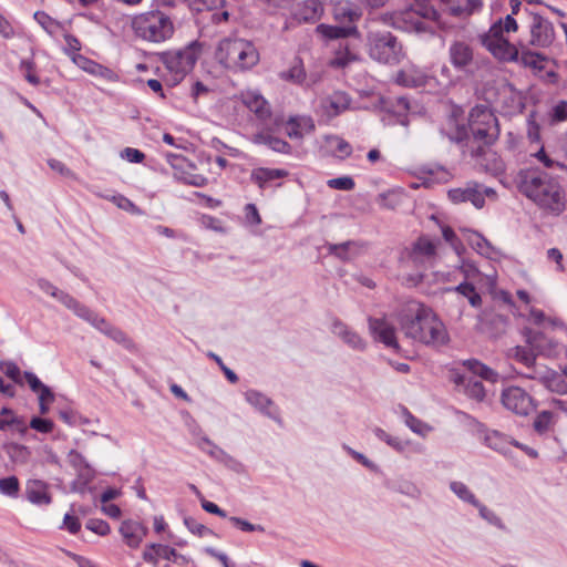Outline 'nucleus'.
I'll return each mask as SVG.
<instances>
[{"label":"nucleus","instance_id":"a878e982","mask_svg":"<svg viewBox=\"0 0 567 567\" xmlns=\"http://www.w3.org/2000/svg\"><path fill=\"white\" fill-rule=\"evenodd\" d=\"M332 331L352 349L363 350L365 348V342L363 341V339L344 323L339 321L334 322Z\"/></svg>","mask_w":567,"mask_h":567},{"label":"nucleus","instance_id":"9b49d317","mask_svg":"<svg viewBox=\"0 0 567 567\" xmlns=\"http://www.w3.org/2000/svg\"><path fill=\"white\" fill-rule=\"evenodd\" d=\"M493 193V189L483 188L477 183H468L465 187L449 190V198L455 204L470 202L474 207L482 208L485 204V195Z\"/></svg>","mask_w":567,"mask_h":567},{"label":"nucleus","instance_id":"e433bc0d","mask_svg":"<svg viewBox=\"0 0 567 567\" xmlns=\"http://www.w3.org/2000/svg\"><path fill=\"white\" fill-rule=\"evenodd\" d=\"M450 489L463 502L472 505L478 506V499L474 495V493L470 489L467 485L463 482L453 481L450 483Z\"/></svg>","mask_w":567,"mask_h":567},{"label":"nucleus","instance_id":"ea45409f","mask_svg":"<svg viewBox=\"0 0 567 567\" xmlns=\"http://www.w3.org/2000/svg\"><path fill=\"white\" fill-rule=\"evenodd\" d=\"M20 482L17 476L11 475L0 478V494L16 498L19 496Z\"/></svg>","mask_w":567,"mask_h":567},{"label":"nucleus","instance_id":"c03bdc74","mask_svg":"<svg viewBox=\"0 0 567 567\" xmlns=\"http://www.w3.org/2000/svg\"><path fill=\"white\" fill-rule=\"evenodd\" d=\"M477 509H478V514L480 516L486 520L488 524L499 528V529H505V525L503 523V520L501 519L499 516L496 515L495 512H493L492 509L487 508L484 504H482L481 502H478V506H475Z\"/></svg>","mask_w":567,"mask_h":567},{"label":"nucleus","instance_id":"4be33fe9","mask_svg":"<svg viewBox=\"0 0 567 567\" xmlns=\"http://www.w3.org/2000/svg\"><path fill=\"white\" fill-rule=\"evenodd\" d=\"M120 533L127 546L136 548L146 535L147 529L137 522L125 520L120 527Z\"/></svg>","mask_w":567,"mask_h":567},{"label":"nucleus","instance_id":"6ab92c4d","mask_svg":"<svg viewBox=\"0 0 567 567\" xmlns=\"http://www.w3.org/2000/svg\"><path fill=\"white\" fill-rule=\"evenodd\" d=\"M0 431H11L23 436L28 432V424L22 416L4 406L0 410Z\"/></svg>","mask_w":567,"mask_h":567},{"label":"nucleus","instance_id":"603ef678","mask_svg":"<svg viewBox=\"0 0 567 567\" xmlns=\"http://www.w3.org/2000/svg\"><path fill=\"white\" fill-rule=\"evenodd\" d=\"M328 186L333 189L340 190H351L354 188V181L349 176H342L329 179L327 182Z\"/></svg>","mask_w":567,"mask_h":567},{"label":"nucleus","instance_id":"39448f33","mask_svg":"<svg viewBox=\"0 0 567 567\" xmlns=\"http://www.w3.org/2000/svg\"><path fill=\"white\" fill-rule=\"evenodd\" d=\"M134 34L146 42L162 43L169 40L175 25L172 18L162 10H152L132 19Z\"/></svg>","mask_w":567,"mask_h":567},{"label":"nucleus","instance_id":"bb28decb","mask_svg":"<svg viewBox=\"0 0 567 567\" xmlns=\"http://www.w3.org/2000/svg\"><path fill=\"white\" fill-rule=\"evenodd\" d=\"M332 11L338 22H349V25L354 24L362 16V12L350 2H336Z\"/></svg>","mask_w":567,"mask_h":567},{"label":"nucleus","instance_id":"6e6d98bb","mask_svg":"<svg viewBox=\"0 0 567 567\" xmlns=\"http://www.w3.org/2000/svg\"><path fill=\"white\" fill-rule=\"evenodd\" d=\"M534 156L544 164L547 168H559L565 169L566 165L564 163L551 159L545 152L544 146H540L539 150L534 154Z\"/></svg>","mask_w":567,"mask_h":567},{"label":"nucleus","instance_id":"aec40b11","mask_svg":"<svg viewBox=\"0 0 567 567\" xmlns=\"http://www.w3.org/2000/svg\"><path fill=\"white\" fill-rule=\"evenodd\" d=\"M49 485L40 480H29L25 485V496L35 505H49L52 501L48 492Z\"/></svg>","mask_w":567,"mask_h":567},{"label":"nucleus","instance_id":"f3484780","mask_svg":"<svg viewBox=\"0 0 567 567\" xmlns=\"http://www.w3.org/2000/svg\"><path fill=\"white\" fill-rule=\"evenodd\" d=\"M437 245L439 240L434 241L429 237H420L412 247L411 258L417 264L432 262L436 256Z\"/></svg>","mask_w":567,"mask_h":567},{"label":"nucleus","instance_id":"338daca9","mask_svg":"<svg viewBox=\"0 0 567 567\" xmlns=\"http://www.w3.org/2000/svg\"><path fill=\"white\" fill-rule=\"evenodd\" d=\"M111 200L121 209L135 214L140 213V209L135 206V204L123 195L113 196Z\"/></svg>","mask_w":567,"mask_h":567},{"label":"nucleus","instance_id":"052dcab7","mask_svg":"<svg viewBox=\"0 0 567 567\" xmlns=\"http://www.w3.org/2000/svg\"><path fill=\"white\" fill-rule=\"evenodd\" d=\"M34 19L39 22V24H41V27L50 34L54 33L56 28H58V23L52 20L48 14H45L44 12H35L34 13Z\"/></svg>","mask_w":567,"mask_h":567},{"label":"nucleus","instance_id":"58836bf2","mask_svg":"<svg viewBox=\"0 0 567 567\" xmlns=\"http://www.w3.org/2000/svg\"><path fill=\"white\" fill-rule=\"evenodd\" d=\"M464 365L475 375H478L488 381L496 380V372L477 360H467L464 362Z\"/></svg>","mask_w":567,"mask_h":567},{"label":"nucleus","instance_id":"680f3d73","mask_svg":"<svg viewBox=\"0 0 567 567\" xmlns=\"http://www.w3.org/2000/svg\"><path fill=\"white\" fill-rule=\"evenodd\" d=\"M30 427L40 432V433H50L54 424L52 421L41 417H32L30 421Z\"/></svg>","mask_w":567,"mask_h":567},{"label":"nucleus","instance_id":"a18cd8bd","mask_svg":"<svg viewBox=\"0 0 567 567\" xmlns=\"http://www.w3.org/2000/svg\"><path fill=\"white\" fill-rule=\"evenodd\" d=\"M402 198V193L393 190L381 194L379 197V203L384 208L395 209L401 204Z\"/></svg>","mask_w":567,"mask_h":567},{"label":"nucleus","instance_id":"6e6552de","mask_svg":"<svg viewBox=\"0 0 567 567\" xmlns=\"http://www.w3.org/2000/svg\"><path fill=\"white\" fill-rule=\"evenodd\" d=\"M370 56L383 63H398L402 56V47L390 32H377L369 37Z\"/></svg>","mask_w":567,"mask_h":567},{"label":"nucleus","instance_id":"2eb2a0df","mask_svg":"<svg viewBox=\"0 0 567 567\" xmlns=\"http://www.w3.org/2000/svg\"><path fill=\"white\" fill-rule=\"evenodd\" d=\"M534 381H537L551 392L558 394L567 393L566 377L559 374L558 372L554 371L547 365L539 368V371L538 373H536V377L534 375Z\"/></svg>","mask_w":567,"mask_h":567},{"label":"nucleus","instance_id":"412c9836","mask_svg":"<svg viewBox=\"0 0 567 567\" xmlns=\"http://www.w3.org/2000/svg\"><path fill=\"white\" fill-rule=\"evenodd\" d=\"M328 251L342 261H349L362 252L363 245L359 241H344L342 244H328Z\"/></svg>","mask_w":567,"mask_h":567},{"label":"nucleus","instance_id":"1a4fd4ad","mask_svg":"<svg viewBox=\"0 0 567 567\" xmlns=\"http://www.w3.org/2000/svg\"><path fill=\"white\" fill-rule=\"evenodd\" d=\"M501 401L504 408L517 415H527L535 409L532 395L519 386H508L502 391Z\"/></svg>","mask_w":567,"mask_h":567},{"label":"nucleus","instance_id":"3c124183","mask_svg":"<svg viewBox=\"0 0 567 567\" xmlns=\"http://www.w3.org/2000/svg\"><path fill=\"white\" fill-rule=\"evenodd\" d=\"M330 146L334 147L339 157L344 158L351 154V145L344 140L338 136H331L328 138Z\"/></svg>","mask_w":567,"mask_h":567},{"label":"nucleus","instance_id":"69168bd1","mask_svg":"<svg viewBox=\"0 0 567 567\" xmlns=\"http://www.w3.org/2000/svg\"><path fill=\"white\" fill-rule=\"evenodd\" d=\"M524 336L526 338V342L530 346L532 349L542 350L543 334L537 331H533L532 329H525Z\"/></svg>","mask_w":567,"mask_h":567},{"label":"nucleus","instance_id":"9d476101","mask_svg":"<svg viewBox=\"0 0 567 567\" xmlns=\"http://www.w3.org/2000/svg\"><path fill=\"white\" fill-rule=\"evenodd\" d=\"M508 357L520 365L519 370H517V374L529 380H534V375L536 377L539 368L545 365L537 362L536 353L532 349L523 346L512 348L508 351Z\"/></svg>","mask_w":567,"mask_h":567},{"label":"nucleus","instance_id":"0e129e2a","mask_svg":"<svg viewBox=\"0 0 567 567\" xmlns=\"http://www.w3.org/2000/svg\"><path fill=\"white\" fill-rule=\"evenodd\" d=\"M374 434L377 437H379L380 440L382 441H385L390 446H392L393 449L398 450V451H402L403 450V444L402 442L398 439V437H393L391 436L390 434H388L385 431H383L382 429H375L374 430Z\"/></svg>","mask_w":567,"mask_h":567},{"label":"nucleus","instance_id":"c756f323","mask_svg":"<svg viewBox=\"0 0 567 567\" xmlns=\"http://www.w3.org/2000/svg\"><path fill=\"white\" fill-rule=\"evenodd\" d=\"M396 82L404 86L419 87L426 84L427 76L420 70L409 68L398 73Z\"/></svg>","mask_w":567,"mask_h":567},{"label":"nucleus","instance_id":"c9c22d12","mask_svg":"<svg viewBox=\"0 0 567 567\" xmlns=\"http://www.w3.org/2000/svg\"><path fill=\"white\" fill-rule=\"evenodd\" d=\"M284 81L291 82L293 84L302 85L306 82V71L300 60H296L295 64L287 71H282L279 74Z\"/></svg>","mask_w":567,"mask_h":567},{"label":"nucleus","instance_id":"f257e3e1","mask_svg":"<svg viewBox=\"0 0 567 567\" xmlns=\"http://www.w3.org/2000/svg\"><path fill=\"white\" fill-rule=\"evenodd\" d=\"M398 321L408 338L431 346H443L449 341L444 323L425 305L410 300L398 316Z\"/></svg>","mask_w":567,"mask_h":567},{"label":"nucleus","instance_id":"f704fd0d","mask_svg":"<svg viewBox=\"0 0 567 567\" xmlns=\"http://www.w3.org/2000/svg\"><path fill=\"white\" fill-rule=\"evenodd\" d=\"M485 442L488 447L503 454H506L509 451V447L515 444L514 440H511L508 436L497 431L487 433Z\"/></svg>","mask_w":567,"mask_h":567},{"label":"nucleus","instance_id":"e2e57ef3","mask_svg":"<svg viewBox=\"0 0 567 567\" xmlns=\"http://www.w3.org/2000/svg\"><path fill=\"white\" fill-rule=\"evenodd\" d=\"M86 528L101 536H105L110 533L109 524L102 519H90L86 523Z\"/></svg>","mask_w":567,"mask_h":567},{"label":"nucleus","instance_id":"a211bd4d","mask_svg":"<svg viewBox=\"0 0 567 567\" xmlns=\"http://www.w3.org/2000/svg\"><path fill=\"white\" fill-rule=\"evenodd\" d=\"M460 392H463L468 398L476 401H482L485 396V390L483 383L475 377H466L462 374H455L453 378Z\"/></svg>","mask_w":567,"mask_h":567},{"label":"nucleus","instance_id":"49530a36","mask_svg":"<svg viewBox=\"0 0 567 567\" xmlns=\"http://www.w3.org/2000/svg\"><path fill=\"white\" fill-rule=\"evenodd\" d=\"M259 138L262 143L268 145L271 150L278 153H289L290 152V145L278 137L271 136V135H260Z\"/></svg>","mask_w":567,"mask_h":567},{"label":"nucleus","instance_id":"473e14b6","mask_svg":"<svg viewBox=\"0 0 567 567\" xmlns=\"http://www.w3.org/2000/svg\"><path fill=\"white\" fill-rule=\"evenodd\" d=\"M446 292L466 298L473 308H480L482 305L481 295L476 291L475 287L470 282H461L454 288L446 289Z\"/></svg>","mask_w":567,"mask_h":567},{"label":"nucleus","instance_id":"5701e85b","mask_svg":"<svg viewBox=\"0 0 567 567\" xmlns=\"http://www.w3.org/2000/svg\"><path fill=\"white\" fill-rule=\"evenodd\" d=\"M142 556L146 563L156 567L158 565L159 557L166 560H172L177 556V553L174 548H171L166 545L150 544L145 547Z\"/></svg>","mask_w":567,"mask_h":567},{"label":"nucleus","instance_id":"0eeeda50","mask_svg":"<svg viewBox=\"0 0 567 567\" xmlns=\"http://www.w3.org/2000/svg\"><path fill=\"white\" fill-rule=\"evenodd\" d=\"M202 49L200 42L193 41L182 50L164 53L163 62L166 69L175 75V80H181L194 68Z\"/></svg>","mask_w":567,"mask_h":567},{"label":"nucleus","instance_id":"20e7f679","mask_svg":"<svg viewBox=\"0 0 567 567\" xmlns=\"http://www.w3.org/2000/svg\"><path fill=\"white\" fill-rule=\"evenodd\" d=\"M216 60L227 69L248 70L259 62V53L252 42L240 38L219 41Z\"/></svg>","mask_w":567,"mask_h":567},{"label":"nucleus","instance_id":"dca6fc26","mask_svg":"<svg viewBox=\"0 0 567 567\" xmlns=\"http://www.w3.org/2000/svg\"><path fill=\"white\" fill-rule=\"evenodd\" d=\"M239 97L258 118L266 120L270 116V106L259 92L246 90L240 93Z\"/></svg>","mask_w":567,"mask_h":567},{"label":"nucleus","instance_id":"5fc2aeb1","mask_svg":"<svg viewBox=\"0 0 567 567\" xmlns=\"http://www.w3.org/2000/svg\"><path fill=\"white\" fill-rule=\"evenodd\" d=\"M184 523L187 526V528L189 529V532H192L193 534H195L199 537H205L207 535L213 534V532L208 527L196 522L194 518L186 517L184 519Z\"/></svg>","mask_w":567,"mask_h":567},{"label":"nucleus","instance_id":"7ed1b4c3","mask_svg":"<svg viewBox=\"0 0 567 567\" xmlns=\"http://www.w3.org/2000/svg\"><path fill=\"white\" fill-rule=\"evenodd\" d=\"M517 30L516 20L512 16H506L504 20L494 23L488 32L482 38L483 45L498 60L505 62H520L525 66L542 70L544 68L545 56L529 50L518 49L511 44L505 38V32Z\"/></svg>","mask_w":567,"mask_h":567},{"label":"nucleus","instance_id":"bf43d9fd","mask_svg":"<svg viewBox=\"0 0 567 567\" xmlns=\"http://www.w3.org/2000/svg\"><path fill=\"white\" fill-rule=\"evenodd\" d=\"M2 371L6 373L7 377H9L11 380H13L18 384H23L22 380V372L19 369V367L12 362H6L2 365Z\"/></svg>","mask_w":567,"mask_h":567},{"label":"nucleus","instance_id":"4d7b16f0","mask_svg":"<svg viewBox=\"0 0 567 567\" xmlns=\"http://www.w3.org/2000/svg\"><path fill=\"white\" fill-rule=\"evenodd\" d=\"M442 235L445 241H447L456 251V254L460 255L461 251L463 250V245L461 244L454 230L451 227L445 226L442 228Z\"/></svg>","mask_w":567,"mask_h":567},{"label":"nucleus","instance_id":"cd10ccee","mask_svg":"<svg viewBox=\"0 0 567 567\" xmlns=\"http://www.w3.org/2000/svg\"><path fill=\"white\" fill-rule=\"evenodd\" d=\"M288 175V172L279 168H256L251 173V181L255 182L261 189L266 188L267 185L279 178H284Z\"/></svg>","mask_w":567,"mask_h":567},{"label":"nucleus","instance_id":"13d9d810","mask_svg":"<svg viewBox=\"0 0 567 567\" xmlns=\"http://www.w3.org/2000/svg\"><path fill=\"white\" fill-rule=\"evenodd\" d=\"M20 70L24 72V78L30 84L38 85L40 83L39 78L34 73V63L32 61H21Z\"/></svg>","mask_w":567,"mask_h":567},{"label":"nucleus","instance_id":"7c9ffc66","mask_svg":"<svg viewBox=\"0 0 567 567\" xmlns=\"http://www.w3.org/2000/svg\"><path fill=\"white\" fill-rule=\"evenodd\" d=\"M245 398L249 404L259 410L261 413L268 417L277 420V415L270 411V408L274 403L265 394L255 390H249L245 393Z\"/></svg>","mask_w":567,"mask_h":567},{"label":"nucleus","instance_id":"09e8293b","mask_svg":"<svg viewBox=\"0 0 567 567\" xmlns=\"http://www.w3.org/2000/svg\"><path fill=\"white\" fill-rule=\"evenodd\" d=\"M83 320L90 322L94 328L100 330L102 333L106 336V331H109L112 327L104 318L99 317L96 313L87 309V315L83 316Z\"/></svg>","mask_w":567,"mask_h":567},{"label":"nucleus","instance_id":"b1692460","mask_svg":"<svg viewBox=\"0 0 567 567\" xmlns=\"http://www.w3.org/2000/svg\"><path fill=\"white\" fill-rule=\"evenodd\" d=\"M321 105L328 116H337L349 107L350 99L343 92H334L322 100Z\"/></svg>","mask_w":567,"mask_h":567},{"label":"nucleus","instance_id":"79ce46f5","mask_svg":"<svg viewBox=\"0 0 567 567\" xmlns=\"http://www.w3.org/2000/svg\"><path fill=\"white\" fill-rule=\"evenodd\" d=\"M358 60V56L350 52L348 47L341 48L336 52L334 58L331 60L330 64L334 68H346L350 63Z\"/></svg>","mask_w":567,"mask_h":567},{"label":"nucleus","instance_id":"423d86ee","mask_svg":"<svg viewBox=\"0 0 567 567\" xmlns=\"http://www.w3.org/2000/svg\"><path fill=\"white\" fill-rule=\"evenodd\" d=\"M468 127L474 141L493 144L499 135L497 117L485 106H475L468 115Z\"/></svg>","mask_w":567,"mask_h":567},{"label":"nucleus","instance_id":"4c0bfd02","mask_svg":"<svg viewBox=\"0 0 567 567\" xmlns=\"http://www.w3.org/2000/svg\"><path fill=\"white\" fill-rule=\"evenodd\" d=\"M61 303H63L68 309L72 310L78 317L83 318V316L87 315V307L80 303L75 298L70 296L68 292L60 290L54 297Z\"/></svg>","mask_w":567,"mask_h":567},{"label":"nucleus","instance_id":"393cba45","mask_svg":"<svg viewBox=\"0 0 567 567\" xmlns=\"http://www.w3.org/2000/svg\"><path fill=\"white\" fill-rule=\"evenodd\" d=\"M313 130L315 123L309 116L290 117L287 122V134L290 138H302Z\"/></svg>","mask_w":567,"mask_h":567},{"label":"nucleus","instance_id":"a19ab883","mask_svg":"<svg viewBox=\"0 0 567 567\" xmlns=\"http://www.w3.org/2000/svg\"><path fill=\"white\" fill-rule=\"evenodd\" d=\"M468 244L482 256L488 257L492 252V246L482 235L470 231L467 237Z\"/></svg>","mask_w":567,"mask_h":567},{"label":"nucleus","instance_id":"f8f14e48","mask_svg":"<svg viewBox=\"0 0 567 567\" xmlns=\"http://www.w3.org/2000/svg\"><path fill=\"white\" fill-rule=\"evenodd\" d=\"M529 29L532 43L538 47H546L553 40V27L539 12L529 13Z\"/></svg>","mask_w":567,"mask_h":567},{"label":"nucleus","instance_id":"ddd939ff","mask_svg":"<svg viewBox=\"0 0 567 567\" xmlns=\"http://www.w3.org/2000/svg\"><path fill=\"white\" fill-rule=\"evenodd\" d=\"M449 56L451 64L460 70L467 71L474 64L472 47L464 41H455L450 45Z\"/></svg>","mask_w":567,"mask_h":567},{"label":"nucleus","instance_id":"4468645a","mask_svg":"<svg viewBox=\"0 0 567 567\" xmlns=\"http://www.w3.org/2000/svg\"><path fill=\"white\" fill-rule=\"evenodd\" d=\"M369 330L373 338L388 348L399 349L395 329L383 318H369Z\"/></svg>","mask_w":567,"mask_h":567},{"label":"nucleus","instance_id":"37998d69","mask_svg":"<svg viewBox=\"0 0 567 567\" xmlns=\"http://www.w3.org/2000/svg\"><path fill=\"white\" fill-rule=\"evenodd\" d=\"M106 336L125 349L133 350L135 348L133 340L124 331L114 326L106 331Z\"/></svg>","mask_w":567,"mask_h":567},{"label":"nucleus","instance_id":"774afa93","mask_svg":"<svg viewBox=\"0 0 567 567\" xmlns=\"http://www.w3.org/2000/svg\"><path fill=\"white\" fill-rule=\"evenodd\" d=\"M48 165L52 171L59 173L64 177L75 178L74 173L69 167H66L65 164L62 163L61 161L52 158L48 161Z\"/></svg>","mask_w":567,"mask_h":567},{"label":"nucleus","instance_id":"c85d7f7f","mask_svg":"<svg viewBox=\"0 0 567 567\" xmlns=\"http://www.w3.org/2000/svg\"><path fill=\"white\" fill-rule=\"evenodd\" d=\"M317 32L326 39L334 40L354 35L358 29L354 24L338 27L322 23L317 27Z\"/></svg>","mask_w":567,"mask_h":567},{"label":"nucleus","instance_id":"8fccbe9b","mask_svg":"<svg viewBox=\"0 0 567 567\" xmlns=\"http://www.w3.org/2000/svg\"><path fill=\"white\" fill-rule=\"evenodd\" d=\"M551 424L553 413L549 411L540 412L534 421V427L538 433L547 432L550 429Z\"/></svg>","mask_w":567,"mask_h":567},{"label":"nucleus","instance_id":"2f4dec72","mask_svg":"<svg viewBox=\"0 0 567 567\" xmlns=\"http://www.w3.org/2000/svg\"><path fill=\"white\" fill-rule=\"evenodd\" d=\"M411 10L422 18L435 22L439 27H445L446 21L442 20V13L437 9L430 6V2H412Z\"/></svg>","mask_w":567,"mask_h":567},{"label":"nucleus","instance_id":"de8ad7c7","mask_svg":"<svg viewBox=\"0 0 567 567\" xmlns=\"http://www.w3.org/2000/svg\"><path fill=\"white\" fill-rule=\"evenodd\" d=\"M550 123H560L567 121V101L561 100L555 104L549 113Z\"/></svg>","mask_w":567,"mask_h":567},{"label":"nucleus","instance_id":"72a5a7b5","mask_svg":"<svg viewBox=\"0 0 567 567\" xmlns=\"http://www.w3.org/2000/svg\"><path fill=\"white\" fill-rule=\"evenodd\" d=\"M2 449L6 452V454L8 455V457L10 458V461L14 464L22 465V464L28 463L30 460L31 452H30L29 447H27L22 444H19L16 442H9V443H4L2 445Z\"/></svg>","mask_w":567,"mask_h":567},{"label":"nucleus","instance_id":"864d4df0","mask_svg":"<svg viewBox=\"0 0 567 567\" xmlns=\"http://www.w3.org/2000/svg\"><path fill=\"white\" fill-rule=\"evenodd\" d=\"M480 2H465V6H447L444 9V12H449L450 14L454 17H462V16H468L472 13L473 9Z\"/></svg>","mask_w":567,"mask_h":567},{"label":"nucleus","instance_id":"f03ea898","mask_svg":"<svg viewBox=\"0 0 567 567\" xmlns=\"http://www.w3.org/2000/svg\"><path fill=\"white\" fill-rule=\"evenodd\" d=\"M518 188L540 209L559 216L566 208V195L563 186L549 174L539 169L522 171Z\"/></svg>","mask_w":567,"mask_h":567}]
</instances>
